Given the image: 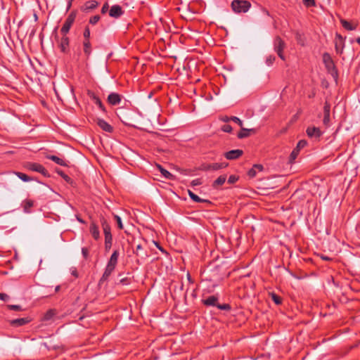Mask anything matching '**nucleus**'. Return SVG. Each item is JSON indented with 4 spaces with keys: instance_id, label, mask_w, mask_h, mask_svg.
Instances as JSON below:
<instances>
[{
    "instance_id": "6",
    "label": "nucleus",
    "mask_w": 360,
    "mask_h": 360,
    "mask_svg": "<svg viewBox=\"0 0 360 360\" xmlns=\"http://www.w3.org/2000/svg\"><path fill=\"white\" fill-rule=\"evenodd\" d=\"M330 104L326 101L324 103V106H323V124L326 127L330 126Z\"/></svg>"
},
{
    "instance_id": "53",
    "label": "nucleus",
    "mask_w": 360,
    "mask_h": 360,
    "mask_svg": "<svg viewBox=\"0 0 360 360\" xmlns=\"http://www.w3.org/2000/svg\"><path fill=\"white\" fill-rule=\"evenodd\" d=\"M9 299V296L5 293L0 292V300L3 301H7Z\"/></svg>"
},
{
    "instance_id": "52",
    "label": "nucleus",
    "mask_w": 360,
    "mask_h": 360,
    "mask_svg": "<svg viewBox=\"0 0 360 360\" xmlns=\"http://www.w3.org/2000/svg\"><path fill=\"white\" fill-rule=\"evenodd\" d=\"M231 117L224 115L220 117V120H221L224 122H229V121H231V119H230Z\"/></svg>"
},
{
    "instance_id": "26",
    "label": "nucleus",
    "mask_w": 360,
    "mask_h": 360,
    "mask_svg": "<svg viewBox=\"0 0 360 360\" xmlns=\"http://www.w3.org/2000/svg\"><path fill=\"white\" fill-rule=\"evenodd\" d=\"M34 202L32 200L27 199L22 202L23 210L25 213H30V209L33 207Z\"/></svg>"
},
{
    "instance_id": "23",
    "label": "nucleus",
    "mask_w": 360,
    "mask_h": 360,
    "mask_svg": "<svg viewBox=\"0 0 360 360\" xmlns=\"http://www.w3.org/2000/svg\"><path fill=\"white\" fill-rule=\"evenodd\" d=\"M263 168L262 165H255L252 168L248 171V176L251 178L255 177L257 172H262Z\"/></svg>"
},
{
    "instance_id": "41",
    "label": "nucleus",
    "mask_w": 360,
    "mask_h": 360,
    "mask_svg": "<svg viewBox=\"0 0 360 360\" xmlns=\"http://www.w3.org/2000/svg\"><path fill=\"white\" fill-rule=\"evenodd\" d=\"M275 59H276L275 56H269L266 58V65H267L268 66L271 65L274 63V62L275 61Z\"/></svg>"
},
{
    "instance_id": "40",
    "label": "nucleus",
    "mask_w": 360,
    "mask_h": 360,
    "mask_svg": "<svg viewBox=\"0 0 360 360\" xmlns=\"http://www.w3.org/2000/svg\"><path fill=\"white\" fill-rule=\"evenodd\" d=\"M217 307L219 309L226 310V311H229L231 309V306L229 304H220L217 303Z\"/></svg>"
},
{
    "instance_id": "45",
    "label": "nucleus",
    "mask_w": 360,
    "mask_h": 360,
    "mask_svg": "<svg viewBox=\"0 0 360 360\" xmlns=\"http://www.w3.org/2000/svg\"><path fill=\"white\" fill-rule=\"evenodd\" d=\"M221 130L224 132L231 133L232 131V127L229 124H224L221 127Z\"/></svg>"
},
{
    "instance_id": "34",
    "label": "nucleus",
    "mask_w": 360,
    "mask_h": 360,
    "mask_svg": "<svg viewBox=\"0 0 360 360\" xmlns=\"http://www.w3.org/2000/svg\"><path fill=\"white\" fill-rule=\"evenodd\" d=\"M56 314V312L53 309H49L44 316V320L48 321L51 319Z\"/></svg>"
},
{
    "instance_id": "31",
    "label": "nucleus",
    "mask_w": 360,
    "mask_h": 360,
    "mask_svg": "<svg viewBox=\"0 0 360 360\" xmlns=\"http://www.w3.org/2000/svg\"><path fill=\"white\" fill-rule=\"evenodd\" d=\"M189 197L195 202H205V200L201 199L199 198L197 195H195L194 193H193L191 191H188Z\"/></svg>"
},
{
    "instance_id": "63",
    "label": "nucleus",
    "mask_w": 360,
    "mask_h": 360,
    "mask_svg": "<svg viewBox=\"0 0 360 360\" xmlns=\"http://www.w3.org/2000/svg\"><path fill=\"white\" fill-rule=\"evenodd\" d=\"M72 1H73V0H69L68 6V8L71 6Z\"/></svg>"
},
{
    "instance_id": "60",
    "label": "nucleus",
    "mask_w": 360,
    "mask_h": 360,
    "mask_svg": "<svg viewBox=\"0 0 360 360\" xmlns=\"http://www.w3.org/2000/svg\"><path fill=\"white\" fill-rule=\"evenodd\" d=\"M72 274L73 276H75V277H77V270H76V269L73 270V271H72Z\"/></svg>"
},
{
    "instance_id": "46",
    "label": "nucleus",
    "mask_w": 360,
    "mask_h": 360,
    "mask_svg": "<svg viewBox=\"0 0 360 360\" xmlns=\"http://www.w3.org/2000/svg\"><path fill=\"white\" fill-rule=\"evenodd\" d=\"M230 119H231V121L237 123L240 127H242L243 122L238 117L232 116Z\"/></svg>"
},
{
    "instance_id": "35",
    "label": "nucleus",
    "mask_w": 360,
    "mask_h": 360,
    "mask_svg": "<svg viewBox=\"0 0 360 360\" xmlns=\"http://www.w3.org/2000/svg\"><path fill=\"white\" fill-rule=\"evenodd\" d=\"M15 174L18 176V178H20L23 181L27 182L31 180V178L24 173L15 172Z\"/></svg>"
},
{
    "instance_id": "39",
    "label": "nucleus",
    "mask_w": 360,
    "mask_h": 360,
    "mask_svg": "<svg viewBox=\"0 0 360 360\" xmlns=\"http://www.w3.org/2000/svg\"><path fill=\"white\" fill-rule=\"evenodd\" d=\"M307 144V141L305 140H300L297 144V146H296V149H297L298 150H300L301 148H304Z\"/></svg>"
},
{
    "instance_id": "38",
    "label": "nucleus",
    "mask_w": 360,
    "mask_h": 360,
    "mask_svg": "<svg viewBox=\"0 0 360 360\" xmlns=\"http://www.w3.org/2000/svg\"><path fill=\"white\" fill-rule=\"evenodd\" d=\"M7 308L10 310L22 311V307L20 305L17 304H8L7 305Z\"/></svg>"
},
{
    "instance_id": "28",
    "label": "nucleus",
    "mask_w": 360,
    "mask_h": 360,
    "mask_svg": "<svg viewBox=\"0 0 360 360\" xmlns=\"http://www.w3.org/2000/svg\"><path fill=\"white\" fill-rule=\"evenodd\" d=\"M46 158L49 160H51L52 161L55 162L56 164L61 165V166H66L67 164L65 161L56 155H48L46 156Z\"/></svg>"
},
{
    "instance_id": "30",
    "label": "nucleus",
    "mask_w": 360,
    "mask_h": 360,
    "mask_svg": "<svg viewBox=\"0 0 360 360\" xmlns=\"http://www.w3.org/2000/svg\"><path fill=\"white\" fill-rule=\"evenodd\" d=\"M228 166V163L226 162H215L211 164V167L212 171L219 170L224 168H226Z\"/></svg>"
},
{
    "instance_id": "11",
    "label": "nucleus",
    "mask_w": 360,
    "mask_h": 360,
    "mask_svg": "<svg viewBox=\"0 0 360 360\" xmlns=\"http://www.w3.org/2000/svg\"><path fill=\"white\" fill-rule=\"evenodd\" d=\"M323 61L326 65V68L328 69V70L330 71V70H334L335 65H334V63H333L330 54H328V53H323Z\"/></svg>"
},
{
    "instance_id": "50",
    "label": "nucleus",
    "mask_w": 360,
    "mask_h": 360,
    "mask_svg": "<svg viewBox=\"0 0 360 360\" xmlns=\"http://www.w3.org/2000/svg\"><path fill=\"white\" fill-rule=\"evenodd\" d=\"M87 94L93 101H95L96 99L98 98V97L91 91H89Z\"/></svg>"
},
{
    "instance_id": "4",
    "label": "nucleus",
    "mask_w": 360,
    "mask_h": 360,
    "mask_svg": "<svg viewBox=\"0 0 360 360\" xmlns=\"http://www.w3.org/2000/svg\"><path fill=\"white\" fill-rule=\"evenodd\" d=\"M76 18V13L75 12L70 13L67 18L65 20V22L60 30V32L63 35H66L68 32L70 31V29L71 26L72 25L73 22H75Z\"/></svg>"
},
{
    "instance_id": "7",
    "label": "nucleus",
    "mask_w": 360,
    "mask_h": 360,
    "mask_svg": "<svg viewBox=\"0 0 360 360\" xmlns=\"http://www.w3.org/2000/svg\"><path fill=\"white\" fill-rule=\"evenodd\" d=\"M306 133L309 138L315 139H319L323 134L321 129L316 127H308Z\"/></svg>"
},
{
    "instance_id": "61",
    "label": "nucleus",
    "mask_w": 360,
    "mask_h": 360,
    "mask_svg": "<svg viewBox=\"0 0 360 360\" xmlns=\"http://www.w3.org/2000/svg\"><path fill=\"white\" fill-rule=\"evenodd\" d=\"M155 245L159 250H160L162 252L164 251L163 249L157 243H155Z\"/></svg>"
},
{
    "instance_id": "44",
    "label": "nucleus",
    "mask_w": 360,
    "mask_h": 360,
    "mask_svg": "<svg viewBox=\"0 0 360 360\" xmlns=\"http://www.w3.org/2000/svg\"><path fill=\"white\" fill-rule=\"evenodd\" d=\"M114 218H115V219L117 221L118 228L120 229H123V224H122L121 218L118 215H115Z\"/></svg>"
},
{
    "instance_id": "16",
    "label": "nucleus",
    "mask_w": 360,
    "mask_h": 360,
    "mask_svg": "<svg viewBox=\"0 0 360 360\" xmlns=\"http://www.w3.org/2000/svg\"><path fill=\"white\" fill-rule=\"evenodd\" d=\"M115 269V267L107 264L105 271H104L102 277L101 278L99 283H101L104 282L105 281H106L109 278V276H110V274H112V272L114 271Z\"/></svg>"
},
{
    "instance_id": "17",
    "label": "nucleus",
    "mask_w": 360,
    "mask_h": 360,
    "mask_svg": "<svg viewBox=\"0 0 360 360\" xmlns=\"http://www.w3.org/2000/svg\"><path fill=\"white\" fill-rule=\"evenodd\" d=\"M89 231L95 240H98L100 238V232L98 226L92 222L90 224Z\"/></svg>"
},
{
    "instance_id": "1",
    "label": "nucleus",
    "mask_w": 360,
    "mask_h": 360,
    "mask_svg": "<svg viewBox=\"0 0 360 360\" xmlns=\"http://www.w3.org/2000/svg\"><path fill=\"white\" fill-rule=\"evenodd\" d=\"M101 224L105 235V249L106 251H108L111 248L112 243L110 226L105 219H101Z\"/></svg>"
},
{
    "instance_id": "18",
    "label": "nucleus",
    "mask_w": 360,
    "mask_h": 360,
    "mask_svg": "<svg viewBox=\"0 0 360 360\" xmlns=\"http://www.w3.org/2000/svg\"><path fill=\"white\" fill-rule=\"evenodd\" d=\"M250 132L255 133L256 130L255 129H245L242 127L241 131L238 134L237 136L240 139H244L248 137L250 134Z\"/></svg>"
},
{
    "instance_id": "22",
    "label": "nucleus",
    "mask_w": 360,
    "mask_h": 360,
    "mask_svg": "<svg viewBox=\"0 0 360 360\" xmlns=\"http://www.w3.org/2000/svg\"><path fill=\"white\" fill-rule=\"evenodd\" d=\"M134 253L142 259L148 257V255L144 252L143 246L141 244L136 245V249L134 250Z\"/></svg>"
},
{
    "instance_id": "47",
    "label": "nucleus",
    "mask_w": 360,
    "mask_h": 360,
    "mask_svg": "<svg viewBox=\"0 0 360 360\" xmlns=\"http://www.w3.org/2000/svg\"><path fill=\"white\" fill-rule=\"evenodd\" d=\"M238 180V177L235 175H231L228 179V183L232 184Z\"/></svg>"
},
{
    "instance_id": "32",
    "label": "nucleus",
    "mask_w": 360,
    "mask_h": 360,
    "mask_svg": "<svg viewBox=\"0 0 360 360\" xmlns=\"http://www.w3.org/2000/svg\"><path fill=\"white\" fill-rule=\"evenodd\" d=\"M84 51L87 56L91 53V44L89 40L84 41Z\"/></svg>"
},
{
    "instance_id": "54",
    "label": "nucleus",
    "mask_w": 360,
    "mask_h": 360,
    "mask_svg": "<svg viewBox=\"0 0 360 360\" xmlns=\"http://www.w3.org/2000/svg\"><path fill=\"white\" fill-rule=\"evenodd\" d=\"M201 169L204 170V171L212 170L211 164H207V165H202V169Z\"/></svg>"
},
{
    "instance_id": "24",
    "label": "nucleus",
    "mask_w": 360,
    "mask_h": 360,
    "mask_svg": "<svg viewBox=\"0 0 360 360\" xmlns=\"http://www.w3.org/2000/svg\"><path fill=\"white\" fill-rule=\"evenodd\" d=\"M217 301H218V298L214 295L210 296L207 299L202 300L204 304H205L207 306H215V307H217Z\"/></svg>"
},
{
    "instance_id": "14",
    "label": "nucleus",
    "mask_w": 360,
    "mask_h": 360,
    "mask_svg": "<svg viewBox=\"0 0 360 360\" xmlns=\"http://www.w3.org/2000/svg\"><path fill=\"white\" fill-rule=\"evenodd\" d=\"M115 269V267L107 264L105 271H104L102 277L101 278L99 283H101L104 282L105 281H106L109 278V276H110V274H112V272L114 271Z\"/></svg>"
},
{
    "instance_id": "3",
    "label": "nucleus",
    "mask_w": 360,
    "mask_h": 360,
    "mask_svg": "<svg viewBox=\"0 0 360 360\" xmlns=\"http://www.w3.org/2000/svg\"><path fill=\"white\" fill-rule=\"evenodd\" d=\"M285 48V41L280 37H276L274 39V49L282 60H285V57L283 54V50Z\"/></svg>"
},
{
    "instance_id": "21",
    "label": "nucleus",
    "mask_w": 360,
    "mask_h": 360,
    "mask_svg": "<svg viewBox=\"0 0 360 360\" xmlns=\"http://www.w3.org/2000/svg\"><path fill=\"white\" fill-rule=\"evenodd\" d=\"M158 169H159V171L160 172V173L162 174V175L166 178L167 179H170V180H172L174 179V176L170 173L169 171H167V169H164L159 164H157L156 165Z\"/></svg>"
},
{
    "instance_id": "27",
    "label": "nucleus",
    "mask_w": 360,
    "mask_h": 360,
    "mask_svg": "<svg viewBox=\"0 0 360 360\" xmlns=\"http://www.w3.org/2000/svg\"><path fill=\"white\" fill-rule=\"evenodd\" d=\"M69 46V38L65 35L61 38V41L60 43V47L63 52H65Z\"/></svg>"
},
{
    "instance_id": "64",
    "label": "nucleus",
    "mask_w": 360,
    "mask_h": 360,
    "mask_svg": "<svg viewBox=\"0 0 360 360\" xmlns=\"http://www.w3.org/2000/svg\"><path fill=\"white\" fill-rule=\"evenodd\" d=\"M356 42L360 44V37L356 39Z\"/></svg>"
},
{
    "instance_id": "37",
    "label": "nucleus",
    "mask_w": 360,
    "mask_h": 360,
    "mask_svg": "<svg viewBox=\"0 0 360 360\" xmlns=\"http://www.w3.org/2000/svg\"><path fill=\"white\" fill-rule=\"evenodd\" d=\"M300 153V150H298L296 148H294L292 151L290 155V162H292L297 157L298 154Z\"/></svg>"
},
{
    "instance_id": "58",
    "label": "nucleus",
    "mask_w": 360,
    "mask_h": 360,
    "mask_svg": "<svg viewBox=\"0 0 360 360\" xmlns=\"http://www.w3.org/2000/svg\"><path fill=\"white\" fill-rule=\"evenodd\" d=\"M296 39L299 44H300L301 45H304V43L301 41V34H299V33L296 34Z\"/></svg>"
},
{
    "instance_id": "12",
    "label": "nucleus",
    "mask_w": 360,
    "mask_h": 360,
    "mask_svg": "<svg viewBox=\"0 0 360 360\" xmlns=\"http://www.w3.org/2000/svg\"><path fill=\"white\" fill-rule=\"evenodd\" d=\"M108 101L112 105H118L121 102V96L117 93H111L108 96Z\"/></svg>"
},
{
    "instance_id": "36",
    "label": "nucleus",
    "mask_w": 360,
    "mask_h": 360,
    "mask_svg": "<svg viewBox=\"0 0 360 360\" xmlns=\"http://www.w3.org/2000/svg\"><path fill=\"white\" fill-rule=\"evenodd\" d=\"M271 295V297L272 299V300L276 304H281L282 302V299L281 297H279L278 295H277L276 294H275L274 292H271L270 294Z\"/></svg>"
},
{
    "instance_id": "55",
    "label": "nucleus",
    "mask_w": 360,
    "mask_h": 360,
    "mask_svg": "<svg viewBox=\"0 0 360 360\" xmlns=\"http://www.w3.org/2000/svg\"><path fill=\"white\" fill-rule=\"evenodd\" d=\"M191 184L193 186H198L201 184V180L200 179H196L192 181Z\"/></svg>"
},
{
    "instance_id": "57",
    "label": "nucleus",
    "mask_w": 360,
    "mask_h": 360,
    "mask_svg": "<svg viewBox=\"0 0 360 360\" xmlns=\"http://www.w3.org/2000/svg\"><path fill=\"white\" fill-rule=\"evenodd\" d=\"M120 283L122 285H128L129 283L127 278L120 279Z\"/></svg>"
},
{
    "instance_id": "42",
    "label": "nucleus",
    "mask_w": 360,
    "mask_h": 360,
    "mask_svg": "<svg viewBox=\"0 0 360 360\" xmlns=\"http://www.w3.org/2000/svg\"><path fill=\"white\" fill-rule=\"evenodd\" d=\"M99 20L100 16L98 15H96L90 18L89 23H91V25H95L99 21Z\"/></svg>"
},
{
    "instance_id": "33",
    "label": "nucleus",
    "mask_w": 360,
    "mask_h": 360,
    "mask_svg": "<svg viewBox=\"0 0 360 360\" xmlns=\"http://www.w3.org/2000/svg\"><path fill=\"white\" fill-rule=\"evenodd\" d=\"M56 172L68 183H72V179L65 174L62 170L56 169Z\"/></svg>"
},
{
    "instance_id": "51",
    "label": "nucleus",
    "mask_w": 360,
    "mask_h": 360,
    "mask_svg": "<svg viewBox=\"0 0 360 360\" xmlns=\"http://www.w3.org/2000/svg\"><path fill=\"white\" fill-rule=\"evenodd\" d=\"M82 253L83 257L86 259L89 256V250L86 248H82Z\"/></svg>"
},
{
    "instance_id": "19",
    "label": "nucleus",
    "mask_w": 360,
    "mask_h": 360,
    "mask_svg": "<svg viewBox=\"0 0 360 360\" xmlns=\"http://www.w3.org/2000/svg\"><path fill=\"white\" fill-rule=\"evenodd\" d=\"M119 255L120 253L118 250H114L107 264L115 267L117 264Z\"/></svg>"
},
{
    "instance_id": "56",
    "label": "nucleus",
    "mask_w": 360,
    "mask_h": 360,
    "mask_svg": "<svg viewBox=\"0 0 360 360\" xmlns=\"http://www.w3.org/2000/svg\"><path fill=\"white\" fill-rule=\"evenodd\" d=\"M108 9V4L107 3H105V4L103 6V7H102V8H101V13H105L107 12Z\"/></svg>"
},
{
    "instance_id": "29",
    "label": "nucleus",
    "mask_w": 360,
    "mask_h": 360,
    "mask_svg": "<svg viewBox=\"0 0 360 360\" xmlns=\"http://www.w3.org/2000/svg\"><path fill=\"white\" fill-rule=\"evenodd\" d=\"M340 23L342 26L347 30H354L356 29L357 27L356 24L352 25L350 22L344 19L340 20Z\"/></svg>"
},
{
    "instance_id": "62",
    "label": "nucleus",
    "mask_w": 360,
    "mask_h": 360,
    "mask_svg": "<svg viewBox=\"0 0 360 360\" xmlns=\"http://www.w3.org/2000/svg\"><path fill=\"white\" fill-rule=\"evenodd\" d=\"M60 290V285H58L55 288V292H57Z\"/></svg>"
},
{
    "instance_id": "59",
    "label": "nucleus",
    "mask_w": 360,
    "mask_h": 360,
    "mask_svg": "<svg viewBox=\"0 0 360 360\" xmlns=\"http://www.w3.org/2000/svg\"><path fill=\"white\" fill-rule=\"evenodd\" d=\"M321 258L323 260H326V261H330L332 259L327 257V256H324V255H321Z\"/></svg>"
},
{
    "instance_id": "43",
    "label": "nucleus",
    "mask_w": 360,
    "mask_h": 360,
    "mask_svg": "<svg viewBox=\"0 0 360 360\" xmlns=\"http://www.w3.org/2000/svg\"><path fill=\"white\" fill-rule=\"evenodd\" d=\"M98 106V108L103 111V112H105V108L103 105V104L102 103L101 101L100 100V98H97L96 99L95 101H94Z\"/></svg>"
},
{
    "instance_id": "25",
    "label": "nucleus",
    "mask_w": 360,
    "mask_h": 360,
    "mask_svg": "<svg viewBox=\"0 0 360 360\" xmlns=\"http://www.w3.org/2000/svg\"><path fill=\"white\" fill-rule=\"evenodd\" d=\"M226 180V175L219 176L212 184V187L214 188H218L220 186H222Z\"/></svg>"
},
{
    "instance_id": "20",
    "label": "nucleus",
    "mask_w": 360,
    "mask_h": 360,
    "mask_svg": "<svg viewBox=\"0 0 360 360\" xmlns=\"http://www.w3.org/2000/svg\"><path fill=\"white\" fill-rule=\"evenodd\" d=\"M98 6V1L95 0H91L86 1L84 5L82 10L84 11H89L96 8Z\"/></svg>"
},
{
    "instance_id": "15",
    "label": "nucleus",
    "mask_w": 360,
    "mask_h": 360,
    "mask_svg": "<svg viewBox=\"0 0 360 360\" xmlns=\"http://www.w3.org/2000/svg\"><path fill=\"white\" fill-rule=\"evenodd\" d=\"M115 269V267L107 264L105 271H104L102 277L101 278L99 283H101L104 282L105 281H106L109 278V276H110V274H112V272L114 271Z\"/></svg>"
},
{
    "instance_id": "8",
    "label": "nucleus",
    "mask_w": 360,
    "mask_h": 360,
    "mask_svg": "<svg viewBox=\"0 0 360 360\" xmlns=\"http://www.w3.org/2000/svg\"><path fill=\"white\" fill-rule=\"evenodd\" d=\"M31 321L29 317L20 318L16 319L10 320L9 324L13 327H19L27 324Z\"/></svg>"
},
{
    "instance_id": "10",
    "label": "nucleus",
    "mask_w": 360,
    "mask_h": 360,
    "mask_svg": "<svg viewBox=\"0 0 360 360\" xmlns=\"http://www.w3.org/2000/svg\"><path fill=\"white\" fill-rule=\"evenodd\" d=\"M123 13L124 12L120 6L114 5L112 6H111L110 11H109V15H110V16H111L112 18H117L120 17L123 14Z\"/></svg>"
},
{
    "instance_id": "2",
    "label": "nucleus",
    "mask_w": 360,
    "mask_h": 360,
    "mask_svg": "<svg viewBox=\"0 0 360 360\" xmlns=\"http://www.w3.org/2000/svg\"><path fill=\"white\" fill-rule=\"evenodd\" d=\"M250 6L251 4L248 1L233 0L231 3V7L236 13H245Z\"/></svg>"
},
{
    "instance_id": "9",
    "label": "nucleus",
    "mask_w": 360,
    "mask_h": 360,
    "mask_svg": "<svg viewBox=\"0 0 360 360\" xmlns=\"http://www.w3.org/2000/svg\"><path fill=\"white\" fill-rule=\"evenodd\" d=\"M243 153L242 150L236 149L225 153L224 156L228 160H236L240 157Z\"/></svg>"
},
{
    "instance_id": "48",
    "label": "nucleus",
    "mask_w": 360,
    "mask_h": 360,
    "mask_svg": "<svg viewBox=\"0 0 360 360\" xmlns=\"http://www.w3.org/2000/svg\"><path fill=\"white\" fill-rule=\"evenodd\" d=\"M84 40H89V37H90V30L88 27H86L84 30Z\"/></svg>"
},
{
    "instance_id": "5",
    "label": "nucleus",
    "mask_w": 360,
    "mask_h": 360,
    "mask_svg": "<svg viewBox=\"0 0 360 360\" xmlns=\"http://www.w3.org/2000/svg\"><path fill=\"white\" fill-rule=\"evenodd\" d=\"M25 167L27 169L41 173L44 176H49L47 170L44 168V167L39 163L27 162Z\"/></svg>"
},
{
    "instance_id": "49",
    "label": "nucleus",
    "mask_w": 360,
    "mask_h": 360,
    "mask_svg": "<svg viewBox=\"0 0 360 360\" xmlns=\"http://www.w3.org/2000/svg\"><path fill=\"white\" fill-rule=\"evenodd\" d=\"M303 3L307 7H310L315 5L314 0H303Z\"/></svg>"
},
{
    "instance_id": "13",
    "label": "nucleus",
    "mask_w": 360,
    "mask_h": 360,
    "mask_svg": "<svg viewBox=\"0 0 360 360\" xmlns=\"http://www.w3.org/2000/svg\"><path fill=\"white\" fill-rule=\"evenodd\" d=\"M97 124L106 132L111 133L113 131V127L103 119H98Z\"/></svg>"
}]
</instances>
